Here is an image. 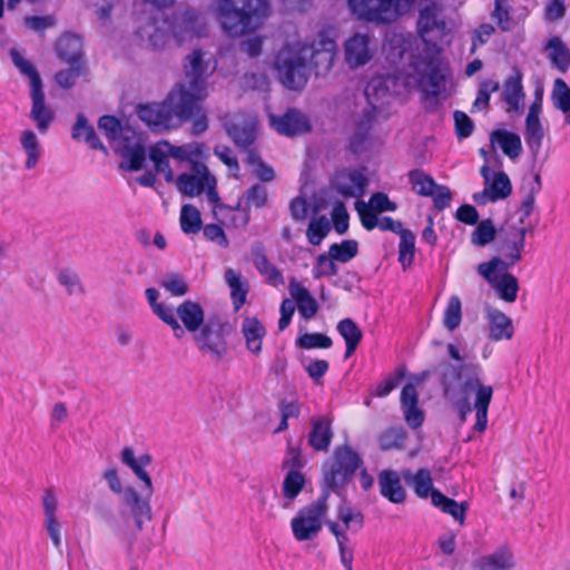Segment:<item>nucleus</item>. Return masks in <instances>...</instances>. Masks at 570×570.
I'll list each match as a JSON object with an SVG mask.
<instances>
[{
    "instance_id": "obj_17",
    "label": "nucleus",
    "mask_w": 570,
    "mask_h": 570,
    "mask_svg": "<svg viewBox=\"0 0 570 570\" xmlns=\"http://www.w3.org/2000/svg\"><path fill=\"white\" fill-rule=\"evenodd\" d=\"M366 183L367 180L361 171L343 169L335 174L331 186L345 198H358L363 195Z\"/></svg>"
},
{
    "instance_id": "obj_13",
    "label": "nucleus",
    "mask_w": 570,
    "mask_h": 570,
    "mask_svg": "<svg viewBox=\"0 0 570 570\" xmlns=\"http://www.w3.org/2000/svg\"><path fill=\"white\" fill-rule=\"evenodd\" d=\"M484 179L482 191L473 195V200L479 205L495 203L508 198L512 193V185L509 176L504 171H493L489 166H482L480 170Z\"/></svg>"
},
{
    "instance_id": "obj_43",
    "label": "nucleus",
    "mask_w": 570,
    "mask_h": 570,
    "mask_svg": "<svg viewBox=\"0 0 570 570\" xmlns=\"http://www.w3.org/2000/svg\"><path fill=\"white\" fill-rule=\"evenodd\" d=\"M81 49L80 38L69 33L60 37L56 47L58 57L69 65L79 63Z\"/></svg>"
},
{
    "instance_id": "obj_53",
    "label": "nucleus",
    "mask_w": 570,
    "mask_h": 570,
    "mask_svg": "<svg viewBox=\"0 0 570 570\" xmlns=\"http://www.w3.org/2000/svg\"><path fill=\"white\" fill-rule=\"evenodd\" d=\"M305 484V476L297 470H291L287 472L283 481V495L286 499H295Z\"/></svg>"
},
{
    "instance_id": "obj_35",
    "label": "nucleus",
    "mask_w": 570,
    "mask_h": 570,
    "mask_svg": "<svg viewBox=\"0 0 570 570\" xmlns=\"http://www.w3.org/2000/svg\"><path fill=\"white\" fill-rule=\"evenodd\" d=\"M358 468L360 465H331L324 474L323 493L328 494L330 491L336 492L344 488Z\"/></svg>"
},
{
    "instance_id": "obj_16",
    "label": "nucleus",
    "mask_w": 570,
    "mask_h": 570,
    "mask_svg": "<svg viewBox=\"0 0 570 570\" xmlns=\"http://www.w3.org/2000/svg\"><path fill=\"white\" fill-rule=\"evenodd\" d=\"M530 230L528 226H517L513 218L509 220L503 229L505 238L501 244V252L509 264V267L521 261V253L525 244V234Z\"/></svg>"
},
{
    "instance_id": "obj_24",
    "label": "nucleus",
    "mask_w": 570,
    "mask_h": 570,
    "mask_svg": "<svg viewBox=\"0 0 570 570\" xmlns=\"http://www.w3.org/2000/svg\"><path fill=\"white\" fill-rule=\"evenodd\" d=\"M257 119L254 116H239L227 126L228 135L239 147L252 145L256 137Z\"/></svg>"
},
{
    "instance_id": "obj_49",
    "label": "nucleus",
    "mask_w": 570,
    "mask_h": 570,
    "mask_svg": "<svg viewBox=\"0 0 570 570\" xmlns=\"http://www.w3.org/2000/svg\"><path fill=\"white\" fill-rule=\"evenodd\" d=\"M225 281L230 288V295L234 301L236 309H238L246 301L247 288L242 281V276L233 268L225 271Z\"/></svg>"
},
{
    "instance_id": "obj_60",
    "label": "nucleus",
    "mask_w": 570,
    "mask_h": 570,
    "mask_svg": "<svg viewBox=\"0 0 570 570\" xmlns=\"http://www.w3.org/2000/svg\"><path fill=\"white\" fill-rule=\"evenodd\" d=\"M410 181L412 184V188L419 195L423 196H430V194L433 193L436 186L434 180L422 171L410 173Z\"/></svg>"
},
{
    "instance_id": "obj_25",
    "label": "nucleus",
    "mask_w": 570,
    "mask_h": 570,
    "mask_svg": "<svg viewBox=\"0 0 570 570\" xmlns=\"http://www.w3.org/2000/svg\"><path fill=\"white\" fill-rule=\"evenodd\" d=\"M174 309L175 317L181 321L188 332L195 334L205 325V312L197 302L187 299Z\"/></svg>"
},
{
    "instance_id": "obj_5",
    "label": "nucleus",
    "mask_w": 570,
    "mask_h": 570,
    "mask_svg": "<svg viewBox=\"0 0 570 570\" xmlns=\"http://www.w3.org/2000/svg\"><path fill=\"white\" fill-rule=\"evenodd\" d=\"M215 13L223 29L232 37L258 29L268 17L267 0H217Z\"/></svg>"
},
{
    "instance_id": "obj_23",
    "label": "nucleus",
    "mask_w": 570,
    "mask_h": 570,
    "mask_svg": "<svg viewBox=\"0 0 570 570\" xmlns=\"http://www.w3.org/2000/svg\"><path fill=\"white\" fill-rule=\"evenodd\" d=\"M377 482L381 495L391 503L400 504L406 500V490L402 485L401 476L396 471L391 469L381 471Z\"/></svg>"
},
{
    "instance_id": "obj_34",
    "label": "nucleus",
    "mask_w": 570,
    "mask_h": 570,
    "mask_svg": "<svg viewBox=\"0 0 570 570\" xmlns=\"http://www.w3.org/2000/svg\"><path fill=\"white\" fill-rule=\"evenodd\" d=\"M242 333L247 350L253 354H259L263 338L266 335L264 325L256 317H246L242 323Z\"/></svg>"
},
{
    "instance_id": "obj_6",
    "label": "nucleus",
    "mask_w": 570,
    "mask_h": 570,
    "mask_svg": "<svg viewBox=\"0 0 570 570\" xmlns=\"http://www.w3.org/2000/svg\"><path fill=\"white\" fill-rule=\"evenodd\" d=\"M205 52L196 49L190 52L184 63V79L170 91V100L180 110L184 101L194 107V101L207 98V79L210 76L209 60Z\"/></svg>"
},
{
    "instance_id": "obj_51",
    "label": "nucleus",
    "mask_w": 570,
    "mask_h": 570,
    "mask_svg": "<svg viewBox=\"0 0 570 570\" xmlns=\"http://www.w3.org/2000/svg\"><path fill=\"white\" fill-rule=\"evenodd\" d=\"M462 321V304L459 296L453 295L449 298L448 305L444 309L443 314V325L444 327L453 332L456 330Z\"/></svg>"
},
{
    "instance_id": "obj_8",
    "label": "nucleus",
    "mask_w": 570,
    "mask_h": 570,
    "mask_svg": "<svg viewBox=\"0 0 570 570\" xmlns=\"http://www.w3.org/2000/svg\"><path fill=\"white\" fill-rule=\"evenodd\" d=\"M180 110L170 100V94L161 104H147L137 107V115L141 121L153 129H168L176 127V118L190 116V105L184 101Z\"/></svg>"
},
{
    "instance_id": "obj_7",
    "label": "nucleus",
    "mask_w": 570,
    "mask_h": 570,
    "mask_svg": "<svg viewBox=\"0 0 570 570\" xmlns=\"http://www.w3.org/2000/svg\"><path fill=\"white\" fill-rule=\"evenodd\" d=\"M98 128L110 141L111 147L122 156V169L137 171L144 167L146 150L140 135L130 127L121 126L112 116H102L98 121Z\"/></svg>"
},
{
    "instance_id": "obj_27",
    "label": "nucleus",
    "mask_w": 570,
    "mask_h": 570,
    "mask_svg": "<svg viewBox=\"0 0 570 570\" xmlns=\"http://www.w3.org/2000/svg\"><path fill=\"white\" fill-rule=\"evenodd\" d=\"M147 301L154 312L165 324H167L174 332L176 337H181L184 334V327L179 324L175 317V309L171 305L158 302L159 293L155 288L146 289Z\"/></svg>"
},
{
    "instance_id": "obj_10",
    "label": "nucleus",
    "mask_w": 570,
    "mask_h": 570,
    "mask_svg": "<svg viewBox=\"0 0 570 570\" xmlns=\"http://www.w3.org/2000/svg\"><path fill=\"white\" fill-rule=\"evenodd\" d=\"M508 269L509 264L499 257L478 266V273L488 281L499 297L513 303L517 299L519 284L517 277L508 273Z\"/></svg>"
},
{
    "instance_id": "obj_44",
    "label": "nucleus",
    "mask_w": 570,
    "mask_h": 570,
    "mask_svg": "<svg viewBox=\"0 0 570 570\" xmlns=\"http://www.w3.org/2000/svg\"><path fill=\"white\" fill-rule=\"evenodd\" d=\"M553 106L564 116V122L570 126V87L561 78L553 81L551 90Z\"/></svg>"
},
{
    "instance_id": "obj_32",
    "label": "nucleus",
    "mask_w": 570,
    "mask_h": 570,
    "mask_svg": "<svg viewBox=\"0 0 570 570\" xmlns=\"http://www.w3.org/2000/svg\"><path fill=\"white\" fill-rule=\"evenodd\" d=\"M30 96L32 99L30 118L36 122L40 132H46L53 120V112L46 106L42 87L31 89Z\"/></svg>"
},
{
    "instance_id": "obj_58",
    "label": "nucleus",
    "mask_w": 570,
    "mask_h": 570,
    "mask_svg": "<svg viewBox=\"0 0 570 570\" xmlns=\"http://www.w3.org/2000/svg\"><path fill=\"white\" fill-rule=\"evenodd\" d=\"M296 344L306 350L328 348L332 346V340L321 333H305L297 338Z\"/></svg>"
},
{
    "instance_id": "obj_39",
    "label": "nucleus",
    "mask_w": 570,
    "mask_h": 570,
    "mask_svg": "<svg viewBox=\"0 0 570 570\" xmlns=\"http://www.w3.org/2000/svg\"><path fill=\"white\" fill-rule=\"evenodd\" d=\"M512 567L513 557L507 548L481 557L473 566L474 570H511Z\"/></svg>"
},
{
    "instance_id": "obj_36",
    "label": "nucleus",
    "mask_w": 570,
    "mask_h": 570,
    "mask_svg": "<svg viewBox=\"0 0 570 570\" xmlns=\"http://www.w3.org/2000/svg\"><path fill=\"white\" fill-rule=\"evenodd\" d=\"M490 140L492 145H497L511 159H515L521 155L522 142L518 134L498 129L491 134Z\"/></svg>"
},
{
    "instance_id": "obj_11",
    "label": "nucleus",
    "mask_w": 570,
    "mask_h": 570,
    "mask_svg": "<svg viewBox=\"0 0 570 570\" xmlns=\"http://www.w3.org/2000/svg\"><path fill=\"white\" fill-rule=\"evenodd\" d=\"M163 24H167L169 37L179 46L204 36L206 31L203 17L191 9L175 11Z\"/></svg>"
},
{
    "instance_id": "obj_45",
    "label": "nucleus",
    "mask_w": 570,
    "mask_h": 570,
    "mask_svg": "<svg viewBox=\"0 0 570 570\" xmlns=\"http://www.w3.org/2000/svg\"><path fill=\"white\" fill-rule=\"evenodd\" d=\"M214 215L222 224L233 226L235 228L245 227L250 217L246 209H234L232 207L218 205L214 208Z\"/></svg>"
},
{
    "instance_id": "obj_1",
    "label": "nucleus",
    "mask_w": 570,
    "mask_h": 570,
    "mask_svg": "<svg viewBox=\"0 0 570 570\" xmlns=\"http://www.w3.org/2000/svg\"><path fill=\"white\" fill-rule=\"evenodd\" d=\"M441 24L438 6L425 1L417 21L421 39L411 35L393 33L384 46L392 63L407 61L403 71L405 86L419 89L426 97L444 94L451 77L449 65L441 58L436 45L424 38L426 32L440 28Z\"/></svg>"
},
{
    "instance_id": "obj_55",
    "label": "nucleus",
    "mask_w": 570,
    "mask_h": 570,
    "mask_svg": "<svg viewBox=\"0 0 570 570\" xmlns=\"http://www.w3.org/2000/svg\"><path fill=\"white\" fill-rule=\"evenodd\" d=\"M328 254L335 261L346 263L357 254V243L355 240H343L341 244H333Z\"/></svg>"
},
{
    "instance_id": "obj_20",
    "label": "nucleus",
    "mask_w": 570,
    "mask_h": 570,
    "mask_svg": "<svg viewBox=\"0 0 570 570\" xmlns=\"http://www.w3.org/2000/svg\"><path fill=\"white\" fill-rule=\"evenodd\" d=\"M425 374L415 383L406 384L401 392V409L404 414L405 422L412 429H416L421 426L424 420V414L422 410L419 409V394L416 391V385L420 384L424 380Z\"/></svg>"
},
{
    "instance_id": "obj_46",
    "label": "nucleus",
    "mask_w": 570,
    "mask_h": 570,
    "mask_svg": "<svg viewBox=\"0 0 570 570\" xmlns=\"http://www.w3.org/2000/svg\"><path fill=\"white\" fill-rule=\"evenodd\" d=\"M71 136L75 140H83L92 149L105 150V147L97 137L94 127L88 124L87 118L82 114L78 115L77 121L72 127Z\"/></svg>"
},
{
    "instance_id": "obj_59",
    "label": "nucleus",
    "mask_w": 570,
    "mask_h": 570,
    "mask_svg": "<svg viewBox=\"0 0 570 570\" xmlns=\"http://www.w3.org/2000/svg\"><path fill=\"white\" fill-rule=\"evenodd\" d=\"M160 286L174 296H184L188 292V285L184 277L177 273H171L160 279Z\"/></svg>"
},
{
    "instance_id": "obj_31",
    "label": "nucleus",
    "mask_w": 570,
    "mask_h": 570,
    "mask_svg": "<svg viewBox=\"0 0 570 570\" xmlns=\"http://www.w3.org/2000/svg\"><path fill=\"white\" fill-rule=\"evenodd\" d=\"M502 98L508 105V112H521L523 109L524 92L522 87L521 75L515 71L509 76L502 88Z\"/></svg>"
},
{
    "instance_id": "obj_61",
    "label": "nucleus",
    "mask_w": 570,
    "mask_h": 570,
    "mask_svg": "<svg viewBox=\"0 0 570 570\" xmlns=\"http://www.w3.org/2000/svg\"><path fill=\"white\" fill-rule=\"evenodd\" d=\"M491 18L503 32L511 31L514 28V20L510 13L509 6L494 4Z\"/></svg>"
},
{
    "instance_id": "obj_41",
    "label": "nucleus",
    "mask_w": 570,
    "mask_h": 570,
    "mask_svg": "<svg viewBox=\"0 0 570 570\" xmlns=\"http://www.w3.org/2000/svg\"><path fill=\"white\" fill-rule=\"evenodd\" d=\"M432 504L443 513L451 515L460 525L464 524L466 511L469 509L468 502L464 501L458 503L454 499L444 495L442 492H435L433 494Z\"/></svg>"
},
{
    "instance_id": "obj_48",
    "label": "nucleus",
    "mask_w": 570,
    "mask_h": 570,
    "mask_svg": "<svg viewBox=\"0 0 570 570\" xmlns=\"http://www.w3.org/2000/svg\"><path fill=\"white\" fill-rule=\"evenodd\" d=\"M9 55L20 73L29 78L31 89L42 87V81L37 69L18 49L11 48Z\"/></svg>"
},
{
    "instance_id": "obj_50",
    "label": "nucleus",
    "mask_w": 570,
    "mask_h": 570,
    "mask_svg": "<svg viewBox=\"0 0 570 570\" xmlns=\"http://www.w3.org/2000/svg\"><path fill=\"white\" fill-rule=\"evenodd\" d=\"M180 227L185 234H196L202 228L199 210L193 205H184L180 210Z\"/></svg>"
},
{
    "instance_id": "obj_15",
    "label": "nucleus",
    "mask_w": 570,
    "mask_h": 570,
    "mask_svg": "<svg viewBox=\"0 0 570 570\" xmlns=\"http://www.w3.org/2000/svg\"><path fill=\"white\" fill-rule=\"evenodd\" d=\"M374 52L373 39L367 33H354L344 42V61L352 69L365 66Z\"/></svg>"
},
{
    "instance_id": "obj_21",
    "label": "nucleus",
    "mask_w": 570,
    "mask_h": 570,
    "mask_svg": "<svg viewBox=\"0 0 570 570\" xmlns=\"http://www.w3.org/2000/svg\"><path fill=\"white\" fill-rule=\"evenodd\" d=\"M195 342L202 352L208 353L215 358H220L227 351L223 334L209 324L204 325L195 333Z\"/></svg>"
},
{
    "instance_id": "obj_22",
    "label": "nucleus",
    "mask_w": 570,
    "mask_h": 570,
    "mask_svg": "<svg viewBox=\"0 0 570 570\" xmlns=\"http://www.w3.org/2000/svg\"><path fill=\"white\" fill-rule=\"evenodd\" d=\"M524 197L521 202L520 207L515 212V216L518 217V223L514 222L517 226H528L530 230L532 226L528 223L531 214L534 209L535 196L541 189V177L539 174L533 175L530 179L523 180Z\"/></svg>"
},
{
    "instance_id": "obj_4",
    "label": "nucleus",
    "mask_w": 570,
    "mask_h": 570,
    "mask_svg": "<svg viewBox=\"0 0 570 570\" xmlns=\"http://www.w3.org/2000/svg\"><path fill=\"white\" fill-rule=\"evenodd\" d=\"M336 51L335 40L323 33L311 45L302 41L285 45L276 55L274 63L281 82L289 89L303 88L312 69L316 75L331 70Z\"/></svg>"
},
{
    "instance_id": "obj_33",
    "label": "nucleus",
    "mask_w": 570,
    "mask_h": 570,
    "mask_svg": "<svg viewBox=\"0 0 570 570\" xmlns=\"http://www.w3.org/2000/svg\"><path fill=\"white\" fill-rule=\"evenodd\" d=\"M308 444L316 451H326L333 438L331 422L326 417L312 419Z\"/></svg>"
},
{
    "instance_id": "obj_64",
    "label": "nucleus",
    "mask_w": 570,
    "mask_h": 570,
    "mask_svg": "<svg viewBox=\"0 0 570 570\" xmlns=\"http://www.w3.org/2000/svg\"><path fill=\"white\" fill-rule=\"evenodd\" d=\"M337 331L345 340V343H360L362 340V331L351 318H344L337 324Z\"/></svg>"
},
{
    "instance_id": "obj_28",
    "label": "nucleus",
    "mask_w": 570,
    "mask_h": 570,
    "mask_svg": "<svg viewBox=\"0 0 570 570\" xmlns=\"http://www.w3.org/2000/svg\"><path fill=\"white\" fill-rule=\"evenodd\" d=\"M42 507L45 512V524L47 532L56 548H60L61 538L60 529L61 525L56 517L58 500L52 490L48 489L45 491L42 497Z\"/></svg>"
},
{
    "instance_id": "obj_56",
    "label": "nucleus",
    "mask_w": 570,
    "mask_h": 570,
    "mask_svg": "<svg viewBox=\"0 0 570 570\" xmlns=\"http://www.w3.org/2000/svg\"><path fill=\"white\" fill-rule=\"evenodd\" d=\"M405 439V432L402 428H390L379 436V445L382 450L400 448Z\"/></svg>"
},
{
    "instance_id": "obj_63",
    "label": "nucleus",
    "mask_w": 570,
    "mask_h": 570,
    "mask_svg": "<svg viewBox=\"0 0 570 570\" xmlns=\"http://www.w3.org/2000/svg\"><path fill=\"white\" fill-rule=\"evenodd\" d=\"M58 279L67 289L69 295H79L83 293V287L77 273L70 269H63L59 273Z\"/></svg>"
},
{
    "instance_id": "obj_37",
    "label": "nucleus",
    "mask_w": 570,
    "mask_h": 570,
    "mask_svg": "<svg viewBox=\"0 0 570 570\" xmlns=\"http://www.w3.org/2000/svg\"><path fill=\"white\" fill-rule=\"evenodd\" d=\"M19 142L26 154V169H33L42 156V147L39 138L33 130L24 129L20 132Z\"/></svg>"
},
{
    "instance_id": "obj_40",
    "label": "nucleus",
    "mask_w": 570,
    "mask_h": 570,
    "mask_svg": "<svg viewBox=\"0 0 570 570\" xmlns=\"http://www.w3.org/2000/svg\"><path fill=\"white\" fill-rule=\"evenodd\" d=\"M253 263L258 272L265 277L266 282L273 286H279L284 283V278L279 269L269 263L263 247L255 246L252 250Z\"/></svg>"
},
{
    "instance_id": "obj_19",
    "label": "nucleus",
    "mask_w": 570,
    "mask_h": 570,
    "mask_svg": "<svg viewBox=\"0 0 570 570\" xmlns=\"http://www.w3.org/2000/svg\"><path fill=\"white\" fill-rule=\"evenodd\" d=\"M397 79L392 75H379L373 77L365 88L368 102L376 107L389 102L390 98L397 94Z\"/></svg>"
},
{
    "instance_id": "obj_9",
    "label": "nucleus",
    "mask_w": 570,
    "mask_h": 570,
    "mask_svg": "<svg viewBox=\"0 0 570 570\" xmlns=\"http://www.w3.org/2000/svg\"><path fill=\"white\" fill-rule=\"evenodd\" d=\"M328 494L322 495L311 504L301 509L295 518L291 521V528L294 538L297 541H307L318 534L323 525V518L325 517Z\"/></svg>"
},
{
    "instance_id": "obj_2",
    "label": "nucleus",
    "mask_w": 570,
    "mask_h": 570,
    "mask_svg": "<svg viewBox=\"0 0 570 570\" xmlns=\"http://www.w3.org/2000/svg\"><path fill=\"white\" fill-rule=\"evenodd\" d=\"M207 157L205 145L196 141L175 146L160 140L149 148L155 170L166 181H175L177 189L189 197L206 191L208 199L216 204L219 199L216 179L205 165Z\"/></svg>"
},
{
    "instance_id": "obj_38",
    "label": "nucleus",
    "mask_w": 570,
    "mask_h": 570,
    "mask_svg": "<svg viewBox=\"0 0 570 570\" xmlns=\"http://www.w3.org/2000/svg\"><path fill=\"white\" fill-rule=\"evenodd\" d=\"M403 475L412 485L414 493L420 499L431 498V503H433V494L435 492H441L440 490L433 488L432 475L426 469H419L413 475H411L410 472H404Z\"/></svg>"
},
{
    "instance_id": "obj_30",
    "label": "nucleus",
    "mask_w": 570,
    "mask_h": 570,
    "mask_svg": "<svg viewBox=\"0 0 570 570\" xmlns=\"http://www.w3.org/2000/svg\"><path fill=\"white\" fill-rule=\"evenodd\" d=\"M487 320L489 323V337L492 341L512 338L514 333L513 323L503 312L489 307L487 309Z\"/></svg>"
},
{
    "instance_id": "obj_62",
    "label": "nucleus",
    "mask_w": 570,
    "mask_h": 570,
    "mask_svg": "<svg viewBox=\"0 0 570 570\" xmlns=\"http://www.w3.org/2000/svg\"><path fill=\"white\" fill-rule=\"evenodd\" d=\"M495 236V227L491 220L481 222L472 234V243L478 246H484L491 243Z\"/></svg>"
},
{
    "instance_id": "obj_42",
    "label": "nucleus",
    "mask_w": 570,
    "mask_h": 570,
    "mask_svg": "<svg viewBox=\"0 0 570 570\" xmlns=\"http://www.w3.org/2000/svg\"><path fill=\"white\" fill-rule=\"evenodd\" d=\"M147 498L140 497L134 489L127 490L126 501L130 507L131 514L135 519V523L138 530L142 529L144 522L151 519V510Z\"/></svg>"
},
{
    "instance_id": "obj_18",
    "label": "nucleus",
    "mask_w": 570,
    "mask_h": 570,
    "mask_svg": "<svg viewBox=\"0 0 570 570\" xmlns=\"http://www.w3.org/2000/svg\"><path fill=\"white\" fill-rule=\"evenodd\" d=\"M269 125L285 136L301 135L311 128L308 118L296 109H289L282 116L269 115Z\"/></svg>"
},
{
    "instance_id": "obj_57",
    "label": "nucleus",
    "mask_w": 570,
    "mask_h": 570,
    "mask_svg": "<svg viewBox=\"0 0 570 570\" xmlns=\"http://www.w3.org/2000/svg\"><path fill=\"white\" fill-rule=\"evenodd\" d=\"M337 517L344 523L346 529L351 527V523L357 524L358 529H362L364 525V514L360 510L348 505L346 502L338 505Z\"/></svg>"
},
{
    "instance_id": "obj_14",
    "label": "nucleus",
    "mask_w": 570,
    "mask_h": 570,
    "mask_svg": "<svg viewBox=\"0 0 570 570\" xmlns=\"http://www.w3.org/2000/svg\"><path fill=\"white\" fill-rule=\"evenodd\" d=\"M352 12L360 19L390 22L397 16V0H347Z\"/></svg>"
},
{
    "instance_id": "obj_54",
    "label": "nucleus",
    "mask_w": 570,
    "mask_h": 570,
    "mask_svg": "<svg viewBox=\"0 0 570 570\" xmlns=\"http://www.w3.org/2000/svg\"><path fill=\"white\" fill-rule=\"evenodd\" d=\"M331 230L330 222L326 217L321 216L309 222L306 236L312 245H320Z\"/></svg>"
},
{
    "instance_id": "obj_47",
    "label": "nucleus",
    "mask_w": 570,
    "mask_h": 570,
    "mask_svg": "<svg viewBox=\"0 0 570 570\" xmlns=\"http://www.w3.org/2000/svg\"><path fill=\"white\" fill-rule=\"evenodd\" d=\"M524 140L531 154L535 157L541 150L544 128L540 119L525 118Z\"/></svg>"
},
{
    "instance_id": "obj_12",
    "label": "nucleus",
    "mask_w": 570,
    "mask_h": 570,
    "mask_svg": "<svg viewBox=\"0 0 570 570\" xmlns=\"http://www.w3.org/2000/svg\"><path fill=\"white\" fill-rule=\"evenodd\" d=\"M164 22L165 19L159 20L150 16L141 18L134 32L135 42L151 51L164 50L169 42V31Z\"/></svg>"
},
{
    "instance_id": "obj_26",
    "label": "nucleus",
    "mask_w": 570,
    "mask_h": 570,
    "mask_svg": "<svg viewBox=\"0 0 570 570\" xmlns=\"http://www.w3.org/2000/svg\"><path fill=\"white\" fill-rule=\"evenodd\" d=\"M543 52L552 68L566 73L570 68V49L559 36L551 37L543 47Z\"/></svg>"
},
{
    "instance_id": "obj_29",
    "label": "nucleus",
    "mask_w": 570,
    "mask_h": 570,
    "mask_svg": "<svg viewBox=\"0 0 570 570\" xmlns=\"http://www.w3.org/2000/svg\"><path fill=\"white\" fill-rule=\"evenodd\" d=\"M288 291L292 298L297 303L298 312L304 318L309 320L316 315L318 304L301 282L296 278H291Z\"/></svg>"
},
{
    "instance_id": "obj_3",
    "label": "nucleus",
    "mask_w": 570,
    "mask_h": 570,
    "mask_svg": "<svg viewBox=\"0 0 570 570\" xmlns=\"http://www.w3.org/2000/svg\"><path fill=\"white\" fill-rule=\"evenodd\" d=\"M440 384L445 400L456 410L461 420L475 411L474 429L483 432L488 424V410L493 387L482 382V368L476 363L452 365L442 362L438 366Z\"/></svg>"
},
{
    "instance_id": "obj_52",
    "label": "nucleus",
    "mask_w": 570,
    "mask_h": 570,
    "mask_svg": "<svg viewBox=\"0 0 570 570\" xmlns=\"http://www.w3.org/2000/svg\"><path fill=\"white\" fill-rule=\"evenodd\" d=\"M415 253V235L410 230H402L400 234L399 262L403 268L409 267Z\"/></svg>"
}]
</instances>
